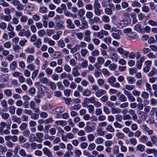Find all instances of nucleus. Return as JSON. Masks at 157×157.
Segmentation results:
<instances>
[{
	"mask_svg": "<svg viewBox=\"0 0 157 157\" xmlns=\"http://www.w3.org/2000/svg\"><path fill=\"white\" fill-rule=\"evenodd\" d=\"M93 7L95 14L98 16H100L102 10L100 9V5L97 0H94Z\"/></svg>",
	"mask_w": 157,
	"mask_h": 157,
	"instance_id": "f257e3e1",
	"label": "nucleus"
},
{
	"mask_svg": "<svg viewBox=\"0 0 157 157\" xmlns=\"http://www.w3.org/2000/svg\"><path fill=\"white\" fill-rule=\"evenodd\" d=\"M31 35V33L29 29L26 30L25 29H21L18 33V35L21 37L25 36L27 37H28Z\"/></svg>",
	"mask_w": 157,
	"mask_h": 157,
	"instance_id": "f03ea898",
	"label": "nucleus"
},
{
	"mask_svg": "<svg viewBox=\"0 0 157 157\" xmlns=\"http://www.w3.org/2000/svg\"><path fill=\"white\" fill-rule=\"evenodd\" d=\"M38 88L39 91L42 94L47 93L48 91V87L42 84L39 85L38 86Z\"/></svg>",
	"mask_w": 157,
	"mask_h": 157,
	"instance_id": "7ed1b4c3",
	"label": "nucleus"
},
{
	"mask_svg": "<svg viewBox=\"0 0 157 157\" xmlns=\"http://www.w3.org/2000/svg\"><path fill=\"white\" fill-rule=\"evenodd\" d=\"M142 129L144 132L147 133L150 136L153 133V131L152 129H149L146 124H144L142 125Z\"/></svg>",
	"mask_w": 157,
	"mask_h": 157,
	"instance_id": "20e7f679",
	"label": "nucleus"
},
{
	"mask_svg": "<svg viewBox=\"0 0 157 157\" xmlns=\"http://www.w3.org/2000/svg\"><path fill=\"white\" fill-rule=\"evenodd\" d=\"M19 154L20 155L23 157H32V154H27L23 148L20 149L19 151Z\"/></svg>",
	"mask_w": 157,
	"mask_h": 157,
	"instance_id": "39448f33",
	"label": "nucleus"
},
{
	"mask_svg": "<svg viewBox=\"0 0 157 157\" xmlns=\"http://www.w3.org/2000/svg\"><path fill=\"white\" fill-rule=\"evenodd\" d=\"M144 60L145 57L144 56H143L141 57L140 59L138 60L137 61L136 66L138 69H140L141 68V67L142 65V63L144 61Z\"/></svg>",
	"mask_w": 157,
	"mask_h": 157,
	"instance_id": "423d86ee",
	"label": "nucleus"
},
{
	"mask_svg": "<svg viewBox=\"0 0 157 157\" xmlns=\"http://www.w3.org/2000/svg\"><path fill=\"white\" fill-rule=\"evenodd\" d=\"M66 23L67 24V26L68 28L70 29H75V26L71 20L70 19H68L66 21Z\"/></svg>",
	"mask_w": 157,
	"mask_h": 157,
	"instance_id": "0eeeda50",
	"label": "nucleus"
},
{
	"mask_svg": "<svg viewBox=\"0 0 157 157\" xmlns=\"http://www.w3.org/2000/svg\"><path fill=\"white\" fill-rule=\"evenodd\" d=\"M109 34L108 32L104 30H101L98 32V38L100 39H102L104 37V36H107Z\"/></svg>",
	"mask_w": 157,
	"mask_h": 157,
	"instance_id": "6e6552de",
	"label": "nucleus"
},
{
	"mask_svg": "<svg viewBox=\"0 0 157 157\" xmlns=\"http://www.w3.org/2000/svg\"><path fill=\"white\" fill-rule=\"evenodd\" d=\"M125 21L124 20L120 21L116 24L117 27L120 29H122L123 27L127 25V24H125Z\"/></svg>",
	"mask_w": 157,
	"mask_h": 157,
	"instance_id": "1a4fd4ad",
	"label": "nucleus"
},
{
	"mask_svg": "<svg viewBox=\"0 0 157 157\" xmlns=\"http://www.w3.org/2000/svg\"><path fill=\"white\" fill-rule=\"evenodd\" d=\"M42 151L43 153L46 156L50 157L52 155V152L48 148L46 147H44L42 149Z\"/></svg>",
	"mask_w": 157,
	"mask_h": 157,
	"instance_id": "9d476101",
	"label": "nucleus"
},
{
	"mask_svg": "<svg viewBox=\"0 0 157 157\" xmlns=\"http://www.w3.org/2000/svg\"><path fill=\"white\" fill-rule=\"evenodd\" d=\"M134 29L140 33L143 34V27L141 25L138 24L135 25L134 26Z\"/></svg>",
	"mask_w": 157,
	"mask_h": 157,
	"instance_id": "9b49d317",
	"label": "nucleus"
},
{
	"mask_svg": "<svg viewBox=\"0 0 157 157\" xmlns=\"http://www.w3.org/2000/svg\"><path fill=\"white\" fill-rule=\"evenodd\" d=\"M106 92L105 90L101 89H98L95 93V95L96 97H100L102 95L106 93Z\"/></svg>",
	"mask_w": 157,
	"mask_h": 157,
	"instance_id": "f8f14e48",
	"label": "nucleus"
},
{
	"mask_svg": "<svg viewBox=\"0 0 157 157\" xmlns=\"http://www.w3.org/2000/svg\"><path fill=\"white\" fill-rule=\"evenodd\" d=\"M41 108L44 110L47 111L50 110L52 108V106L49 103H47L41 106Z\"/></svg>",
	"mask_w": 157,
	"mask_h": 157,
	"instance_id": "ddd939ff",
	"label": "nucleus"
},
{
	"mask_svg": "<svg viewBox=\"0 0 157 157\" xmlns=\"http://www.w3.org/2000/svg\"><path fill=\"white\" fill-rule=\"evenodd\" d=\"M1 105L3 108L2 111L4 112H6L8 109V104L6 101L4 99L2 100L1 101Z\"/></svg>",
	"mask_w": 157,
	"mask_h": 157,
	"instance_id": "4468645a",
	"label": "nucleus"
},
{
	"mask_svg": "<svg viewBox=\"0 0 157 157\" xmlns=\"http://www.w3.org/2000/svg\"><path fill=\"white\" fill-rule=\"evenodd\" d=\"M127 36L130 38L132 39H137V35L136 33L132 31L130 33L126 34Z\"/></svg>",
	"mask_w": 157,
	"mask_h": 157,
	"instance_id": "2eb2a0df",
	"label": "nucleus"
},
{
	"mask_svg": "<svg viewBox=\"0 0 157 157\" xmlns=\"http://www.w3.org/2000/svg\"><path fill=\"white\" fill-rule=\"evenodd\" d=\"M148 137L146 136L143 135L140 137L139 138V142L142 143L144 144L147 141Z\"/></svg>",
	"mask_w": 157,
	"mask_h": 157,
	"instance_id": "dca6fc26",
	"label": "nucleus"
},
{
	"mask_svg": "<svg viewBox=\"0 0 157 157\" xmlns=\"http://www.w3.org/2000/svg\"><path fill=\"white\" fill-rule=\"evenodd\" d=\"M55 124L58 125H60L62 127H64L67 124V121L63 120H58L56 121Z\"/></svg>",
	"mask_w": 157,
	"mask_h": 157,
	"instance_id": "f3484780",
	"label": "nucleus"
},
{
	"mask_svg": "<svg viewBox=\"0 0 157 157\" xmlns=\"http://www.w3.org/2000/svg\"><path fill=\"white\" fill-rule=\"evenodd\" d=\"M29 140L30 141L33 142V141H37V142L41 143L42 142V140H39L37 139L35 136V135L33 134H31L30 135L29 138Z\"/></svg>",
	"mask_w": 157,
	"mask_h": 157,
	"instance_id": "a211bd4d",
	"label": "nucleus"
},
{
	"mask_svg": "<svg viewBox=\"0 0 157 157\" xmlns=\"http://www.w3.org/2000/svg\"><path fill=\"white\" fill-rule=\"evenodd\" d=\"M126 79L128 81V83L130 84H134L136 82V79L134 77L131 76H128L126 78Z\"/></svg>",
	"mask_w": 157,
	"mask_h": 157,
	"instance_id": "6ab92c4d",
	"label": "nucleus"
},
{
	"mask_svg": "<svg viewBox=\"0 0 157 157\" xmlns=\"http://www.w3.org/2000/svg\"><path fill=\"white\" fill-rule=\"evenodd\" d=\"M116 78L112 76L109 78L107 80V82L111 86L116 82Z\"/></svg>",
	"mask_w": 157,
	"mask_h": 157,
	"instance_id": "aec40b11",
	"label": "nucleus"
},
{
	"mask_svg": "<svg viewBox=\"0 0 157 157\" xmlns=\"http://www.w3.org/2000/svg\"><path fill=\"white\" fill-rule=\"evenodd\" d=\"M157 74V70L155 67H152L151 71L148 73V76H152L155 74Z\"/></svg>",
	"mask_w": 157,
	"mask_h": 157,
	"instance_id": "412c9836",
	"label": "nucleus"
},
{
	"mask_svg": "<svg viewBox=\"0 0 157 157\" xmlns=\"http://www.w3.org/2000/svg\"><path fill=\"white\" fill-rule=\"evenodd\" d=\"M12 119L14 122H16L18 124L21 123V120L20 118L17 117L16 116H13L12 117Z\"/></svg>",
	"mask_w": 157,
	"mask_h": 157,
	"instance_id": "4be33fe9",
	"label": "nucleus"
},
{
	"mask_svg": "<svg viewBox=\"0 0 157 157\" xmlns=\"http://www.w3.org/2000/svg\"><path fill=\"white\" fill-rule=\"evenodd\" d=\"M72 74L75 77H77L80 75V73L76 67H74L72 69Z\"/></svg>",
	"mask_w": 157,
	"mask_h": 157,
	"instance_id": "5701e85b",
	"label": "nucleus"
},
{
	"mask_svg": "<svg viewBox=\"0 0 157 157\" xmlns=\"http://www.w3.org/2000/svg\"><path fill=\"white\" fill-rule=\"evenodd\" d=\"M86 102H87L88 103H91L93 104V103L95 102V98L94 97H92L90 98H84Z\"/></svg>",
	"mask_w": 157,
	"mask_h": 157,
	"instance_id": "b1692460",
	"label": "nucleus"
},
{
	"mask_svg": "<svg viewBox=\"0 0 157 157\" xmlns=\"http://www.w3.org/2000/svg\"><path fill=\"white\" fill-rule=\"evenodd\" d=\"M131 6L132 7L140 8L141 7V4L140 2L136 1L132 2Z\"/></svg>",
	"mask_w": 157,
	"mask_h": 157,
	"instance_id": "393cba45",
	"label": "nucleus"
},
{
	"mask_svg": "<svg viewBox=\"0 0 157 157\" xmlns=\"http://www.w3.org/2000/svg\"><path fill=\"white\" fill-rule=\"evenodd\" d=\"M42 42L41 39H38L33 43V45L36 47L39 48L41 46Z\"/></svg>",
	"mask_w": 157,
	"mask_h": 157,
	"instance_id": "a878e982",
	"label": "nucleus"
},
{
	"mask_svg": "<svg viewBox=\"0 0 157 157\" xmlns=\"http://www.w3.org/2000/svg\"><path fill=\"white\" fill-rule=\"evenodd\" d=\"M6 123L4 121H2L0 123V134L3 132V130L6 127Z\"/></svg>",
	"mask_w": 157,
	"mask_h": 157,
	"instance_id": "bb28decb",
	"label": "nucleus"
},
{
	"mask_svg": "<svg viewBox=\"0 0 157 157\" xmlns=\"http://www.w3.org/2000/svg\"><path fill=\"white\" fill-rule=\"evenodd\" d=\"M79 44H77L75 45L74 47L71 48L70 52L71 53H74L77 51L78 49L79 50Z\"/></svg>",
	"mask_w": 157,
	"mask_h": 157,
	"instance_id": "cd10ccee",
	"label": "nucleus"
},
{
	"mask_svg": "<svg viewBox=\"0 0 157 157\" xmlns=\"http://www.w3.org/2000/svg\"><path fill=\"white\" fill-rule=\"evenodd\" d=\"M145 148V146L142 144H139L136 147V150H138L141 152L144 151Z\"/></svg>",
	"mask_w": 157,
	"mask_h": 157,
	"instance_id": "c85d7f7f",
	"label": "nucleus"
},
{
	"mask_svg": "<svg viewBox=\"0 0 157 157\" xmlns=\"http://www.w3.org/2000/svg\"><path fill=\"white\" fill-rule=\"evenodd\" d=\"M34 59V56L31 55H30L27 56L26 62L28 63H30L33 62Z\"/></svg>",
	"mask_w": 157,
	"mask_h": 157,
	"instance_id": "c756f323",
	"label": "nucleus"
},
{
	"mask_svg": "<svg viewBox=\"0 0 157 157\" xmlns=\"http://www.w3.org/2000/svg\"><path fill=\"white\" fill-rule=\"evenodd\" d=\"M82 26L80 27L79 29H86L88 28V24L86 21L83 20L82 22Z\"/></svg>",
	"mask_w": 157,
	"mask_h": 157,
	"instance_id": "7c9ffc66",
	"label": "nucleus"
},
{
	"mask_svg": "<svg viewBox=\"0 0 157 157\" xmlns=\"http://www.w3.org/2000/svg\"><path fill=\"white\" fill-rule=\"evenodd\" d=\"M4 93L5 95L7 97H10L12 95V92L9 89L4 90Z\"/></svg>",
	"mask_w": 157,
	"mask_h": 157,
	"instance_id": "2f4dec72",
	"label": "nucleus"
},
{
	"mask_svg": "<svg viewBox=\"0 0 157 157\" xmlns=\"http://www.w3.org/2000/svg\"><path fill=\"white\" fill-rule=\"evenodd\" d=\"M17 62L14 61L10 63V68L12 70H14L17 67Z\"/></svg>",
	"mask_w": 157,
	"mask_h": 157,
	"instance_id": "473e14b6",
	"label": "nucleus"
},
{
	"mask_svg": "<svg viewBox=\"0 0 157 157\" xmlns=\"http://www.w3.org/2000/svg\"><path fill=\"white\" fill-rule=\"evenodd\" d=\"M87 108L90 113L93 114L94 112V107L92 105H89L87 106Z\"/></svg>",
	"mask_w": 157,
	"mask_h": 157,
	"instance_id": "72a5a7b5",
	"label": "nucleus"
},
{
	"mask_svg": "<svg viewBox=\"0 0 157 157\" xmlns=\"http://www.w3.org/2000/svg\"><path fill=\"white\" fill-rule=\"evenodd\" d=\"M25 52L29 53H33L35 52L34 47H28L25 50Z\"/></svg>",
	"mask_w": 157,
	"mask_h": 157,
	"instance_id": "f704fd0d",
	"label": "nucleus"
},
{
	"mask_svg": "<svg viewBox=\"0 0 157 157\" xmlns=\"http://www.w3.org/2000/svg\"><path fill=\"white\" fill-rule=\"evenodd\" d=\"M121 112V109L119 108L113 107L111 108V112L113 114L119 113Z\"/></svg>",
	"mask_w": 157,
	"mask_h": 157,
	"instance_id": "c9c22d12",
	"label": "nucleus"
},
{
	"mask_svg": "<svg viewBox=\"0 0 157 157\" xmlns=\"http://www.w3.org/2000/svg\"><path fill=\"white\" fill-rule=\"evenodd\" d=\"M39 81L41 83L47 85L48 84L50 81L47 78L45 77H44L40 79Z\"/></svg>",
	"mask_w": 157,
	"mask_h": 157,
	"instance_id": "e433bc0d",
	"label": "nucleus"
},
{
	"mask_svg": "<svg viewBox=\"0 0 157 157\" xmlns=\"http://www.w3.org/2000/svg\"><path fill=\"white\" fill-rule=\"evenodd\" d=\"M119 33H112V36L114 39L119 40L120 39L121 36L119 34Z\"/></svg>",
	"mask_w": 157,
	"mask_h": 157,
	"instance_id": "4c0bfd02",
	"label": "nucleus"
},
{
	"mask_svg": "<svg viewBox=\"0 0 157 157\" xmlns=\"http://www.w3.org/2000/svg\"><path fill=\"white\" fill-rule=\"evenodd\" d=\"M102 21L105 23H108L110 21V19L109 16L106 15H104L101 17Z\"/></svg>",
	"mask_w": 157,
	"mask_h": 157,
	"instance_id": "58836bf2",
	"label": "nucleus"
},
{
	"mask_svg": "<svg viewBox=\"0 0 157 157\" xmlns=\"http://www.w3.org/2000/svg\"><path fill=\"white\" fill-rule=\"evenodd\" d=\"M0 115L2 118L4 120L8 119L10 116V115L8 113H0Z\"/></svg>",
	"mask_w": 157,
	"mask_h": 157,
	"instance_id": "ea45409f",
	"label": "nucleus"
},
{
	"mask_svg": "<svg viewBox=\"0 0 157 157\" xmlns=\"http://www.w3.org/2000/svg\"><path fill=\"white\" fill-rule=\"evenodd\" d=\"M58 45L59 47L61 48H64L65 45V44L63 40L61 39L58 41Z\"/></svg>",
	"mask_w": 157,
	"mask_h": 157,
	"instance_id": "a19ab883",
	"label": "nucleus"
},
{
	"mask_svg": "<svg viewBox=\"0 0 157 157\" xmlns=\"http://www.w3.org/2000/svg\"><path fill=\"white\" fill-rule=\"evenodd\" d=\"M48 85L50 86L52 90H55L56 88V84L53 82L50 81L48 83Z\"/></svg>",
	"mask_w": 157,
	"mask_h": 157,
	"instance_id": "79ce46f5",
	"label": "nucleus"
},
{
	"mask_svg": "<svg viewBox=\"0 0 157 157\" xmlns=\"http://www.w3.org/2000/svg\"><path fill=\"white\" fill-rule=\"evenodd\" d=\"M27 140L26 138L23 136H19L18 138V141L20 144L25 142Z\"/></svg>",
	"mask_w": 157,
	"mask_h": 157,
	"instance_id": "37998d69",
	"label": "nucleus"
},
{
	"mask_svg": "<svg viewBox=\"0 0 157 157\" xmlns=\"http://www.w3.org/2000/svg\"><path fill=\"white\" fill-rule=\"evenodd\" d=\"M82 94L84 96H89L91 94L90 91L89 89H86L83 91Z\"/></svg>",
	"mask_w": 157,
	"mask_h": 157,
	"instance_id": "c03bdc74",
	"label": "nucleus"
},
{
	"mask_svg": "<svg viewBox=\"0 0 157 157\" xmlns=\"http://www.w3.org/2000/svg\"><path fill=\"white\" fill-rule=\"evenodd\" d=\"M151 31L150 27L148 26H146L144 27H143V34L145 33H149Z\"/></svg>",
	"mask_w": 157,
	"mask_h": 157,
	"instance_id": "a18cd8bd",
	"label": "nucleus"
},
{
	"mask_svg": "<svg viewBox=\"0 0 157 157\" xmlns=\"http://www.w3.org/2000/svg\"><path fill=\"white\" fill-rule=\"evenodd\" d=\"M55 111L57 114H60L62 113L63 111V109L62 107H59L55 109Z\"/></svg>",
	"mask_w": 157,
	"mask_h": 157,
	"instance_id": "49530a36",
	"label": "nucleus"
},
{
	"mask_svg": "<svg viewBox=\"0 0 157 157\" xmlns=\"http://www.w3.org/2000/svg\"><path fill=\"white\" fill-rule=\"evenodd\" d=\"M142 11L144 13H148L150 11L148 6L144 5L142 7Z\"/></svg>",
	"mask_w": 157,
	"mask_h": 157,
	"instance_id": "de8ad7c7",
	"label": "nucleus"
},
{
	"mask_svg": "<svg viewBox=\"0 0 157 157\" xmlns=\"http://www.w3.org/2000/svg\"><path fill=\"white\" fill-rule=\"evenodd\" d=\"M36 136L37 139H38L39 140H42V139L44 136V134L43 133L41 132L37 133L36 134Z\"/></svg>",
	"mask_w": 157,
	"mask_h": 157,
	"instance_id": "09e8293b",
	"label": "nucleus"
},
{
	"mask_svg": "<svg viewBox=\"0 0 157 157\" xmlns=\"http://www.w3.org/2000/svg\"><path fill=\"white\" fill-rule=\"evenodd\" d=\"M32 19L35 21H38L40 20V17L37 14L33 15L32 16Z\"/></svg>",
	"mask_w": 157,
	"mask_h": 157,
	"instance_id": "8fccbe9b",
	"label": "nucleus"
},
{
	"mask_svg": "<svg viewBox=\"0 0 157 157\" xmlns=\"http://www.w3.org/2000/svg\"><path fill=\"white\" fill-rule=\"evenodd\" d=\"M148 23L153 26H157V22L152 20H149L148 21Z\"/></svg>",
	"mask_w": 157,
	"mask_h": 157,
	"instance_id": "3c124183",
	"label": "nucleus"
},
{
	"mask_svg": "<svg viewBox=\"0 0 157 157\" xmlns=\"http://www.w3.org/2000/svg\"><path fill=\"white\" fill-rule=\"evenodd\" d=\"M27 125V123H22L20 126L19 128L21 130H25L26 128Z\"/></svg>",
	"mask_w": 157,
	"mask_h": 157,
	"instance_id": "603ef678",
	"label": "nucleus"
},
{
	"mask_svg": "<svg viewBox=\"0 0 157 157\" xmlns=\"http://www.w3.org/2000/svg\"><path fill=\"white\" fill-rule=\"evenodd\" d=\"M96 147V145L94 143H91L90 144L88 147V149L90 151H92Z\"/></svg>",
	"mask_w": 157,
	"mask_h": 157,
	"instance_id": "864d4df0",
	"label": "nucleus"
},
{
	"mask_svg": "<svg viewBox=\"0 0 157 157\" xmlns=\"http://www.w3.org/2000/svg\"><path fill=\"white\" fill-rule=\"evenodd\" d=\"M34 7V5L30 3H28L26 6V8L29 10H33Z\"/></svg>",
	"mask_w": 157,
	"mask_h": 157,
	"instance_id": "5fc2aeb1",
	"label": "nucleus"
},
{
	"mask_svg": "<svg viewBox=\"0 0 157 157\" xmlns=\"http://www.w3.org/2000/svg\"><path fill=\"white\" fill-rule=\"evenodd\" d=\"M100 70L95 69L94 75L95 77L97 78L100 77V75L101 74V72L100 71Z\"/></svg>",
	"mask_w": 157,
	"mask_h": 157,
	"instance_id": "6e6d98bb",
	"label": "nucleus"
},
{
	"mask_svg": "<svg viewBox=\"0 0 157 157\" xmlns=\"http://www.w3.org/2000/svg\"><path fill=\"white\" fill-rule=\"evenodd\" d=\"M39 12L43 13H45L47 12V9L44 6H42L40 8Z\"/></svg>",
	"mask_w": 157,
	"mask_h": 157,
	"instance_id": "4d7b16f0",
	"label": "nucleus"
},
{
	"mask_svg": "<svg viewBox=\"0 0 157 157\" xmlns=\"http://www.w3.org/2000/svg\"><path fill=\"white\" fill-rule=\"evenodd\" d=\"M119 99L121 101L124 102L127 101V98L124 94H121L120 96Z\"/></svg>",
	"mask_w": 157,
	"mask_h": 157,
	"instance_id": "13d9d810",
	"label": "nucleus"
},
{
	"mask_svg": "<svg viewBox=\"0 0 157 157\" xmlns=\"http://www.w3.org/2000/svg\"><path fill=\"white\" fill-rule=\"evenodd\" d=\"M146 90L149 93L151 92L152 89L150 84L147 82L145 83Z\"/></svg>",
	"mask_w": 157,
	"mask_h": 157,
	"instance_id": "bf43d9fd",
	"label": "nucleus"
},
{
	"mask_svg": "<svg viewBox=\"0 0 157 157\" xmlns=\"http://www.w3.org/2000/svg\"><path fill=\"white\" fill-rule=\"evenodd\" d=\"M106 130L109 132H114L115 129L111 125H108L106 128Z\"/></svg>",
	"mask_w": 157,
	"mask_h": 157,
	"instance_id": "052dcab7",
	"label": "nucleus"
},
{
	"mask_svg": "<svg viewBox=\"0 0 157 157\" xmlns=\"http://www.w3.org/2000/svg\"><path fill=\"white\" fill-rule=\"evenodd\" d=\"M53 121L54 120L52 117H49L44 120V123L45 124H48L50 123H52Z\"/></svg>",
	"mask_w": 157,
	"mask_h": 157,
	"instance_id": "680f3d73",
	"label": "nucleus"
},
{
	"mask_svg": "<svg viewBox=\"0 0 157 157\" xmlns=\"http://www.w3.org/2000/svg\"><path fill=\"white\" fill-rule=\"evenodd\" d=\"M111 37H105L104 39V41L107 44L109 45L111 43Z\"/></svg>",
	"mask_w": 157,
	"mask_h": 157,
	"instance_id": "e2e57ef3",
	"label": "nucleus"
},
{
	"mask_svg": "<svg viewBox=\"0 0 157 157\" xmlns=\"http://www.w3.org/2000/svg\"><path fill=\"white\" fill-rule=\"evenodd\" d=\"M28 20L27 17L26 15H22L20 18V21L21 22H26Z\"/></svg>",
	"mask_w": 157,
	"mask_h": 157,
	"instance_id": "0e129e2a",
	"label": "nucleus"
},
{
	"mask_svg": "<svg viewBox=\"0 0 157 157\" xmlns=\"http://www.w3.org/2000/svg\"><path fill=\"white\" fill-rule=\"evenodd\" d=\"M137 71L136 68L133 67L129 69V73L130 75H132L134 73H136Z\"/></svg>",
	"mask_w": 157,
	"mask_h": 157,
	"instance_id": "69168bd1",
	"label": "nucleus"
},
{
	"mask_svg": "<svg viewBox=\"0 0 157 157\" xmlns=\"http://www.w3.org/2000/svg\"><path fill=\"white\" fill-rule=\"evenodd\" d=\"M116 136L117 138H119L121 139H123L125 137V135L123 133L121 132H118L116 134Z\"/></svg>",
	"mask_w": 157,
	"mask_h": 157,
	"instance_id": "338daca9",
	"label": "nucleus"
},
{
	"mask_svg": "<svg viewBox=\"0 0 157 157\" xmlns=\"http://www.w3.org/2000/svg\"><path fill=\"white\" fill-rule=\"evenodd\" d=\"M75 157H79L82 155V152L80 150L76 149L75 151Z\"/></svg>",
	"mask_w": 157,
	"mask_h": 157,
	"instance_id": "774afa93",
	"label": "nucleus"
}]
</instances>
